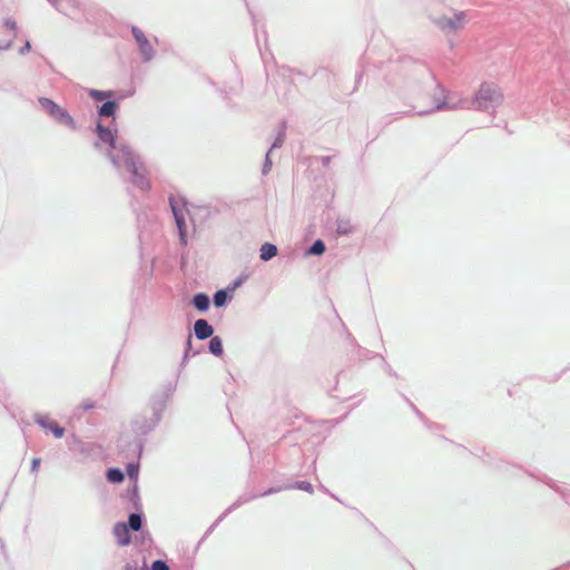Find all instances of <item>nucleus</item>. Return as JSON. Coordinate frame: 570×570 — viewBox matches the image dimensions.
Wrapping results in <instances>:
<instances>
[{"mask_svg": "<svg viewBox=\"0 0 570 570\" xmlns=\"http://www.w3.org/2000/svg\"><path fill=\"white\" fill-rule=\"evenodd\" d=\"M97 134L101 141L108 144L112 149L116 148V139L114 132L101 125L97 126Z\"/></svg>", "mask_w": 570, "mask_h": 570, "instance_id": "nucleus-9", "label": "nucleus"}, {"mask_svg": "<svg viewBox=\"0 0 570 570\" xmlns=\"http://www.w3.org/2000/svg\"><path fill=\"white\" fill-rule=\"evenodd\" d=\"M194 305L198 311H206L209 307V298L206 294L199 293L194 296Z\"/></svg>", "mask_w": 570, "mask_h": 570, "instance_id": "nucleus-12", "label": "nucleus"}, {"mask_svg": "<svg viewBox=\"0 0 570 570\" xmlns=\"http://www.w3.org/2000/svg\"><path fill=\"white\" fill-rule=\"evenodd\" d=\"M107 479L112 483H120L124 481V473L119 469H109L107 472Z\"/></svg>", "mask_w": 570, "mask_h": 570, "instance_id": "nucleus-15", "label": "nucleus"}, {"mask_svg": "<svg viewBox=\"0 0 570 570\" xmlns=\"http://www.w3.org/2000/svg\"><path fill=\"white\" fill-rule=\"evenodd\" d=\"M128 529L138 531L141 528V517L137 513H131L128 519Z\"/></svg>", "mask_w": 570, "mask_h": 570, "instance_id": "nucleus-16", "label": "nucleus"}, {"mask_svg": "<svg viewBox=\"0 0 570 570\" xmlns=\"http://www.w3.org/2000/svg\"><path fill=\"white\" fill-rule=\"evenodd\" d=\"M474 101L479 109H488L502 101V94L494 83L484 82L480 86Z\"/></svg>", "mask_w": 570, "mask_h": 570, "instance_id": "nucleus-3", "label": "nucleus"}, {"mask_svg": "<svg viewBox=\"0 0 570 570\" xmlns=\"http://www.w3.org/2000/svg\"><path fill=\"white\" fill-rule=\"evenodd\" d=\"M90 96L95 99V100H104L106 98H110L114 96V92L112 91H100V90H91L90 91Z\"/></svg>", "mask_w": 570, "mask_h": 570, "instance_id": "nucleus-18", "label": "nucleus"}, {"mask_svg": "<svg viewBox=\"0 0 570 570\" xmlns=\"http://www.w3.org/2000/svg\"><path fill=\"white\" fill-rule=\"evenodd\" d=\"M114 535L116 537L119 546H128L130 543L131 538L126 523H116L114 527Z\"/></svg>", "mask_w": 570, "mask_h": 570, "instance_id": "nucleus-7", "label": "nucleus"}, {"mask_svg": "<svg viewBox=\"0 0 570 570\" xmlns=\"http://www.w3.org/2000/svg\"><path fill=\"white\" fill-rule=\"evenodd\" d=\"M40 106L46 110L48 115H50L55 120L59 121L60 124L67 126L70 129H76V122L73 118L69 115V112L52 101L49 98H39Z\"/></svg>", "mask_w": 570, "mask_h": 570, "instance_id": "nucleus-4", "label": "nucleus"}, {"mask_svg": "<svg viewBox=\"0 0 570 570\" xmlns=\"http://www.w3.org/2000/svg\"><path fill=\"white\" fill-rule=\"evenodd\" d=\"M261 258L263 261H268L277 255V247L271 243H265L261 247Z\"/></svg>", "mask_w": 570, "mask_h": 570, "instance_id": "nucleus-11", "label": "nucleus"}, {"mask_svg": "<svg viewBox=\"0 0 570 570\" xmlns=\"http://www.w3.org/2000/svg\"><path fill=\"white\" fill-rule=\"evenodd\" d=\"M170 207L179 230V238L183 245L187 244V224L186 219L190 216L187 202L183 197H170Z\"/></svg>", "mask_w": 570, "mask_h": 570, "instance_id": "nucleus-1", "label": "nucleus"}, {"mask_svg": "<svg viewBox=\"0 0 570 570\" xmlns=\"http://www.w3.org/2000/svg\"><path fill=\"white\" fill-rule=\"evenodd\" d=\"M40 463L41 460L39 458H35L31 462V471L36 473L39 470Z\"/></svg>", "mask_w": 570, "mask_h": 570, "instance_id": "nucleus-21", "label": "nucleus"}, {"mask_svg": "<svg viewBox=\"0 0 570 570\" xmlns=\"http://www.w3.org/2000/svg\"><path fill=\"white\" fill-rule=\"evenodd\" d=\"M37 422L43 429H46L48 431H51L57 439L62 438L63 434H65V429L61 428L58 423H56L53 421H49V420H45V419H39Z\"/></svg>", "mask_w": 570, "mask_h": 570, "instance_id": "nucleus-10", "label": "nucleus"}, {"mask_svg": "<svg viewBox=\"0 0 570 570\" xmlns=\"http://www.w3.org/2000/svg\"><path fill=\"white\" fill-rule=\"evenodd\" d=\"M195 335L198 340H206L210 337L214 333L213 327L208 324L206 320H197L194 325Z\"/></svg>", "mask_w": 570, "mask_h": 570, "instance_id": "nucleus-8", "label": "nucleus"}, {"mask_svg": "<svg viewBox=\"0 0 570 570\" xmlns=\"http://www.w3.org/2000/svg\"><path fill=\"white\" fill-rule=\"evenodd\" d=\"M30 48H31L30 42L27 41L26 45L21 48L20 52L24 53V52L29 51Z\"/></svg>", "mask_w": 570, "mask_h": 570, "instance_id": "nucleus-23", "label": "nucleus"}, {"mask_svg": "<svg viewBox=\"0 0 570 570\" xmlns=\"http://www.w3.org/2000/svg\"><path fill=\"white\" fill-rule=\"evenodd\" d=\"M325 252V245L322 240H316L312 247L309 248L308 253L313 255H321Z\"/></svg>", "mask_w": 570, "mask_h": 570, "instance_id": "nucleus-17", "label": "nucleus"}, {"mask_svg": "<svg viewBox=\"0 0 570 570\" xmlns=\"http://www.w3.org/2000/svg\"><path fill=\"white\" fill-rule=\"evenodd\" d=\"M464 12H455L452 16H443L436 20L438 26L445 32H456L462 29L465 24Z\"/></svg>", "mask_w": 570, "mask_h": 570, "instance_id": "nucleus-5", "label": "nucleus"}, {"mask_svg": "<svg viewBox=\"0 0 570 570\" xmlns=\"http://www.w3.org/2000/svg\"><path fill=\"white\" fill-rule=\"evenodd\" d=\"M117 109V104L115 101H106L100 108H99V115L104 117H110L115 114Z\"/></svg>", "mask_w": 570, "mask_h": 570, "instance_id": "nucleus-13", "label": "nucleus"}, {"mask_svg": "<svg viewBox=\"0 0 570 570\" xmlns=\"http://www.w3.org/2000/svg\"><path fill=\"white\" fill-rule=\"evenodd\" d=\"M121 151L124 154L125 165L132 174V183L141 189L149 188L145 166L138 161L137 157L128 147H122Z\"/></svg>", "mask_w": 570, "mask_h": 570, "instance_id": "nucleus-2", "label": "nucleus"}, {"mask_svg": "<svg viewBox=\"0 0 570 570\" xmlns=\"http://www.w3.org/2000/svg\"><path fill=\"white\" fill-rule=\"evenodd\" d=\"M322 160L324 165H327L330 163V157H324Z\"/></svg>", "mask_w": 570, "mask_h": 570, "instance_id": "nucleus-26", "label": "nucleus"}, {"mask_svg": "<svg viewBox=\"0 0 570 570\" xmlns=\"http://www.w3.org/2000/svg\"><path fill=\"white\" fill-rule=\"evenodd\" d=\"M6 24H7L11 30H14V29H16V22L8 21Z\"/></svg>", "mask_w": 570, "mask_h": 570, "instance_id": "nucleus-25", "label": "nucleus"}, {"mask_svg": "<svg viewBox=\"0 0 570 570\" xmlns=\"http://www.w3.org/2000/svg\"><path fill=\"white\" fill-rule=\"evenodd\" d=\"M227 293L225 291H218L214 295V304L216 306H223L226 303Z\"/></svg>", "mask_w": 570, "mask_h": 570, "instance_id": "nucleus-19", "label": "nucleus"}, {"mask_svg": "<svg viewBox=\"0 0 570 570\" xmlns=\"http://www.w3.org/2000/svg\"><path fill=\"white\" fill-rule=\"evenodd\" d=\"M151 570H170L169 567L166 564V562L161 560H156Z\"/></svg>", "mask_w": 570, "mask_h": 570, "instance_id": "nucleus-20", "label": "nucleus"}, {"mask_svg": "<svg viewBox=\"0 0 570 570\" xmlns=\"http://www.w3.org/2000/svg\"><path fill=\"white\" fill-rule=\"evenodd\" d=\"M132 36L136 39L140 52L142 53L146 60L151 59L153 57V46L149 40L146 38L145 33L137 27H132L131 29Z\"/></svg>", "mask_w": 570, "mask_h": 570, "instance_id": "nucleus-6", "label": "nucleus"}, {"mask_svg": "<svg viewBox=\"0 0 570 570\" xmlns=\"http://www.w3.org/2000/svg\"><path fill=\"white\" fill-rule=\"evenodd\" d=\"M209 351L214 354V355H222L223 353V344H222V341L219 337L215 336L213 337L210 341H209Z\"/></svg>", "mask_w": 570, "mask_h": 570, "instance_id": "nucleus-14", "label": "nucleus"}, {"mask_svg": "<svg viewBox=\"0 0 570 570\" xmlns=\"http://www.w3.org/2000/svg\"><path fill=\"white\" fill-rule=\"evenodd\" d=\"M81 406H82L83 410H90V409L94 407V404H91V403H83Z\"/></svg>", "mask_w": 570, "mask_h": 570, "instance_id": "nucleus-24", "label": "nucleus"}, {"mask_svg": "<svg viewBox=\"0 0 570 570\" xmlns=\"http://www.w3.org/2000/svg\"><path fill=\"white\" fill-rule=\"evenodd\" d=\"M298 488L304 490V491H307V492H312L313 491L312 484L308 483V482H301L298 484Z\"/></svg>", "mask_w": 570, "mask_h": 570, "instance_id": "nucleus-22", "label": "nucleus"}]
</instances>
